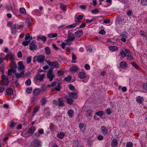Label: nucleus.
I'll return each mask as SVG.
<instances>
[{
    "instance_id": "obj_64",
    "label": "nucleus",
    "mask_w": 147,
    "mask_h": 147,
    "mask_svg": "<svg viewBox=\"0 0 147 147\" xmlns=\"http://www.w3.org/2000/svg\"><path fill=\"white\" fill-rule=\"evenodd\" d=\"M17 56L18 58H21L22 57V54L21 51H19L17 54Z\"/></svg>"
},
{
    "instance_id": "obj_54",
    "label": "nucleus",
    "mask_w": 147,
    "mask_h": 147,
    "mask_svg": "<svg viewBox=\"0 0 147 147\" xmlns=\"http://www.w3.org/2000/svg\"><path fill=\"white\" fill-rule=\"evenodd\" d=\"M47 102V99L44 98H43L40 100V102L42 105H44Z\"/></svg>"
},
{
    "instance_id": "obj_30",
    "label": "nucleus",
    "mask_w": 147,
    "mask_h": 147,
    "mask_svg": "<svg viewBox=\"0 0 147 147\" xmlns=\"http://www.w3.org/2000/svg\"><path fill=\"white\" fill-rule=\"evenodd\" d=\"M67 114L70 118L74 116V111L71 109H69L67 112Z\"/></svg>"
},
{
    "instance_id": "obj_7",
    "label": "nucleus",
    "mask_w": 147,
    "mask_h": 147,
    "mask_svg": "<svg viewBox=\"0 0 147 147\" xmlns=\"http://www.w3.org/2000/svg\"><path fill=\"white\" fill-rule=\"evenodd\" d=\"M65 42H63L61 45H60L61 46L62 48L63 49H64L65 48V47L66 45H71L72 43L71 41H70L69 40H68L67 39L65 40Z\"/></svg>"
},
{
    "instance_id": "obj_27",
    "label": "nucleus",
    "mask_w": 147,
    "mask_h": 147,
    "mask_svg": "<svg viewBox=\"0 0 147 147\" xmlns=\"http://www.w3.org/2000/svg\"><path fill=\"white\" fill-rule=\"evenodd\" d=\"M70 70L72 72L75 73L78 70V69L77 67L73 66L71 67Z\"/></svg>"
},
{
    "instance_id": "obj_5",
    "label": "nucleus",
    "mask_w": 147,
    "mask_h": 147,
    "mask_svg": "<svg viewBox=\"0 0 147 147\" xmlns=\"http://www.w3.org/2000/svg\"><path fill=\"white\" fill-rule=\"evenodd\" d=\"M36 41L33 40L29 45V49L31 51L34 50L37 48V46L35 44Z\"/></svg>"
},
{
    "instance_id": "obj_17",
    "label": "nucleus",
    "mask_w": 147,
    "mask_h": 147,
    "mask_svg": "<svg viewBox=\"0 0 147 147\" xmlns=\"http://www.w3.org/2000/svg\"><path fill=\"white\" fill-rule=\"evenodd\" d=\"M24 71L22 70L20 73H17L15 74L16 77L18 78L24 77Z\"/></svg>"
},
{
    "instance_id": "obj_60",
    "label": "nucleus",
    "mask_w": 147,
    "mask_h": 147,
    "mask_svg": "<svg viewBox=\"0 0 147 147\" xmlns=\"http://www.w3.org/2000/svg\"><path fill=\"white\" fill-rule=\"evenodd\" d=\"M57 73L59 75H62L64 74V72L61 70H58L57 71Z\"/></svg>"
},
{
    "instance_id": "obj_46",
    "label": "nucleus",
    "mask_w": 147,
    "mask_h": 147,
    "mask_svg": "<svg viewBox=\"0 0 147 147\" xmlns=\"http://www.w3.org/2000/svg\"><path fill=\"white\" fill-rule=\"evenodd\" d=\"M45 49V52L47 54H49L51 53V51L49 47H46Z\"/></svg>"
},
{
    "instance_id": "obj_57",
    "label": "nucleus",
    "mask_w": 147,
    "mask_h": 147,
    "mask_svg": "<svg viewBox=\"0 0 147 147\" xmlns=\"http://www.w3.org/2000/svg\"><path fill=\"white\" fill-rule=\"evenodd\" d=\"M25 84L28 86H30L31 84V81L30 79H28L25 82Z\"/></svg>"
},
{
    "instance_id": "obj_19",
    "label": "nucleus",
    "mask_w": 147,
    "mask_h": 147,
    "mask_svg": "<svg viewBox=\"0 0 147 147\" xmlns=\"http://www.w3.org/2000/svg\"><path fill=\"white\" fill-rule=\"evenodd\" d=\"M144 101V98L143 97L140 96L136 97V101L138 103H142Z\"/></svg>"
},
{
    "instance_id": "obj_35",
    "label": "nucleus",
    "mask_w": 147,
    "mask_h": 147,
    "mask_svg": "<svg viewBox=\"0 0 147 147\" xmlns=\"http://www.w3.org/2000/svg\"><path fill=\"white\" fill-rule=\"evenodd\" d=\"M96 18V17H92L91 20H89L88 19H86L85 20V21L86 22V23H90L91 22L94 20H95Z\"/></svg>"
},
{
    "instance_id": "obj_58",
    "label": "nucleus",
    "mask_w": 147,
    "mask_h": 147,
    "mask_svg": "<svg viewBox=\"0 0 147 147\" xmlns=\"http://www.w3.org/2000/svg\"><path fill=\"white\" fill-rule=\"evenodd\" d=\"M97 138L99 140H103L104 138L102 136L100 135L98 136Z\"/></svg>"
},
{
    "instance_id": "obj_12",
    "label": "nucleus",
    "mask_w": 147,
    "mask_h": 147,
    "mask_svg": "<svg viewBox=\"0 0 147 147\" xmlns=\"http://www.w3.org/2000/svg\"><path fill=\"white\" fill-rule=\"evenodd\" d=\"M79 126L80 130L82 131H84L86 129V125L84 123H80Z\"/></svg>"
},
{
    "instance_id": "obj_20",
    "label": "nucleus",
    "mask_w": 147,
    "mask_h": 147,
    "mask_svg": "<svg viewBox=\"0 0 147 147\" xmlns=\"http://www.w3.org/2000/svg\"><path fill=\"white\" fill-rule=\"evenodd\" d=\"M58 105L59 106L63 107L64 106L63 100L62 98H59L58 100Z\"/></svg>"
},
{
    "instance_id": "obj_24",
    "label": "nucleus",
    "mask_w": 147,
    "mask_h": 147,
    "mask_svg": "<svg viewBox=\"0 0 147 147\" xmlns=\"http://www.w3.org/2000/svg\"><path fill=\"white\" fill-rule=\"evenodd\" d=\"M17 30L16 24L13 25L11 27V33L13 34H16L17 31Z\"/></svg>"
},
{
    "instance_id": "obj_25",
    "label": "nucleus",
    "mask_w": 147,
    "mask_h": 147,
    "mask_svg": "<svg viewBox=\"0 0 147 147\" xmlns=\"http://www.w3.org/2000/svg\"><path fill=\"white\" fill-rule=\"evenodd\" d=\"M17 67V65L16 63H13L11 67V69H12V70L13 71V72L14 73L16 72V69Z\"/></svg>"
},
{
    "instance_id": "obj_32",
    "label": "nucleus",
    "mask_w": 147,
    "mask_h": 147,
    "mask_svg": "<svg viewBox=\"0 0 147 147\" xmlns=\"http://www.w3.org/2000/svg\"><path fill=\"white\" fill-rule=\"evenodd\" d=\"M109 49L112 52H114L118 49L117 47L115 46H110L109 47Z\"/></svg>"
},
{
    "instance_id": "obj_21",
    "label": "nucleus",
    "mask_w": 147,
    "mask_h": 147,
    "mask_svg": "<svg viewBox=\"0 0 147 147\" xmlns=\"http://www.w3.org/2000/svg\"><path fill=\"white\" fill-rule=\"evenodd\" d=\"M83 34V31L81 30H78L75 33V35L76 37H79L82 36Z\"/></svg>"
},
{
    "instance_id": "obj_2",
    "label": "nucleus",
    "mask_w": 147,
    "mask_h": 147,
    "mask_svg": "<svg viewBox=\"0 0 147 147\" xmlns=\"http://www.w3.org/2000/svg\"><path fill=\"white\" fill-rule=\"evenodd\" d=\"M1 78L3 79L1 81L2 85L5 86H7L9 82L8 77L4 74H2L1 76Z\"/></svg>"
},
{
    "instance_id": "obj_28",
    "label": "nucleus",
    "mask_w": 147,
    "mask_h": 147,
    "mask_svg": "<svg viewBox=\"0 0 147 147\" xmlns=\"http://www.w3.org/2000/svg\"><path fill=\"white\" fill-rule=\"evenodd\" d=\"M41 91L40 89L37 88L35 89L33 92L34 95L36 96L39 94Z\"/></svg>"
},
{
    "instance_id": "obj_55",
    "label": "nucleus",
    "mask_w": 147,
    "mask_h": 147,
    "mask_svg": "<svg viewBox=\"0 0 147 147\" xmlns=\"http://www.w3.org/2000/svg\"><path fill=\"white\" fill-rule=\"evenodd\" d=\"M95 114L97 115L100 116L103 114V112L102 111H100L96 113Z\"/></svg>"
},
{
    "instance_id": "obj_15",
    "label": "nucleus",
    "mask_w": 147,
    "mask_h": 147,
    "mask_svg": "<svg viewBox=\"0 0 147 147\" xmlns=\"http://www.w3.org/2000/svg\"><path fill=\"white\" fill-rule=\"evenodd\" d=\"M18 69L19 70H24L25 68V66L23 65L22 61L19 62L18 63Z\"/></svg>"
},
{
    "instance_id": "obj_14",
    "label": "nucleus",
    "mask_w": 147,
    "mask_h": 147,
    "mask_svg": "<svg viewBox=\"0 0 147 147\" xmlns=\"http://www.w3.org/2000/svg\"><path fill=\"white\" fill-rule=\"evenodd\" d=\"M86 76V73L83 71L80 72L78 74V77L81 79L84 78Z\"/></svg>"
},
{
    "instance_id": "obj_3",
    "label": "nucleus",
    "mask_w": 147,
    "mask_h": 147,
    "mask_svg": "<svg viewBox=\"0 0 147 147\" xmlns=\"http://www.w3.org/2000/svg\"><path fill=\"white\" fill-rule=\"evenodd\" d=\"M53 68H51L49 70L47 74V77L49 79L50 82L53 80V78L55 76V75L52 73Z\"/></svg>"
},
{
    "instance_id": "obj_37",
    "label": "nucleus",
    "mask_w": 147,
    "mask_h": 147,
    "mask_svg": "<svg viewBox=\"0 0 147 147\" xmlns=\"http://www.w3.org/2000/svg\"><path fill=\"white\" fill-rule=\"evenodd\" d=\"M20 13L23 15H25L26 13V11L25 9L23 7H21L20 8Z\"/></svg>"
},
{
    "instance_id": "obj_29",
    "label": "nucleus",
    "mask_w": 147,
    "mask_h": 147,
    "mask_svg": "<svg viewBox=\"0 0 147 147\" xmlns=\"http://www.w3.org/2000/svg\"><path fill=\"white\" fill-rule=\"evenodd\" d=\"M65 98L67 101V103L69 105H71L74 102L72 99L69 98L68 96H66Z\"/></svg>"
},
{
    "instance_id": "obj_38",
    "label": "nucleus",
    "mask_w": 147,
    "mask_h": 147,
    "mask_svg": "<svg viewBox=\"0 0 147 147\" xmlns=\"http://www.w3.org/2000/svg\"><path fill=\"white\" fill-rule=\"evenodd\" d=\"M60 5V8L63 11H65L67 10L66 7L65 5L62 3H61Z\"/></svg>"
},
{
    "instance_id": "obj_4",
    "label": "nucleus",
    "mask_w": 147,
    "mask_h": 147,
    "mask_svg": "<svg viewBox=\"0 0 147 147\" xmlns=\"http://www.w3.org/2000/svg\"><path fill=\"white\" fill-rule=\"evenodd\" d=\"M46 62L49 65L53 67L54 68H58L59 67V64L56 61L51 62L49 61H47Z\"/></svg>"
},
{
    "instance_id": "obj_33",
    "label": "nucleus",
    "mask_w": 147,
    "mask_h": 147,
    "mask_svg": "<svg viewBox=\"0 0 147 147\" xmlns=\"http://www.w3.org/2000/svg\"><path fill=\"white\" fill-rule=\"evenodd\" d=\"M57 33H53L48 34L47 36L50 38H53L57 37Z\"/></svg>"
},
{
    "instance_id": "obj_41",
    "label": "nucleus",
    "mask_w": 147,
    "mask_h": 147,
    "mask_svg": "<svg viewBox=\"0 0 147 147\" xmlns=\"http://www.w3.org/2000/svg\"><path fill=\"white\" fill-rule=\"evenodd\" d=\"M71 57L72 58V63H75L76 62V61L75 60L76 58L75 57V55L74 52L71 53Z\"/></svg>"
},
{
    "instance_id": "obj_47",
    "label": "nucleus",
    "mask_w": 147,
    "mask_h": 147,
    "mask_svg": "<svg viewBox=\"0 0 147 147\" xmlns=\"http://www.w3.org/2000/svg\"><path fill=\"white\" fill-rule=\"evenodd\" d=\"M35 130V128L33 127H31L28 130V132L30 134L33 133Z\"/></svg>"
},
{
    "instance_id": "obj_50",
    "label": "nucleus",
    "mask_w": 147,
    "mask_h": 147,
    "mask_svg": "<svg viewBox=\"0 0 147 147\" xmlns=\"http://www.w3.org/2000/svg\"><path fill=\"white\" fill-rule=\"evenodd\" d=\"M133 144L132 142H129L127 143L126 145V147H133Z\"/></svg>"
},
{
    "instance_id": "obj_62",
    "label": "nucleus",
    "mask_w": 147,
    "mask_h": 147,
    "mask_svg": "<svg viewBox=\"0 0 147 147\" xmlns=\"http://www.w3.org/2000/svg\"><path fill=\"white\" fill-rule=\"evenodd\" d=\"M132 13H133L132 11L130 10L128 11L127 13V15L128 16H131Z\"/></svg>"
},
{
    "instance_id": "obj_43",
    "label": "nucleus",
    "mask_w": 147,
    "mask_h": 147,
    "mask_svg": "<svg viewBox=\"0 0 147 147\" xmlns=\"http://www.w3.org/2000/svg\"><path fill=\"white\" fill-rule=\"evenodd\" d=\"M33 12L36 15L38 16H39L40 15V11L38 9H35L33 11Z\"/></svg>"
},
{
    "instance_id": "obj_26",
    "label": "nucleus",
    "mask_w": 147,
    "mask_h": 147,
    "mask_svg": "<svg viewBox=\"0 0 147 147\" xmlns=\"http://www.w3.org/2000/svg\"><path fill=\"white\" fill-rule=\"evenodd\" d=\"M83 16L82 15H78L75 18V22H80L81 20L82 19Z\"/></svg>"
},
{
    "instance_id": "obj_16",
    "label": "nucleus",
    "mask_w": 147,
    "mask_h": 147,
    "mask_svg": "<svg viewBox=\"0 0 147 147\" xmlns=\"http://www.w3.org/2000/svg\"><path fill=\"white\" fill-rule=\"evenodd\" d=\"M7 56L10 57L9 60L13 62L15 60V55L11 52H9L7 54Z\"/></svg>"
},
{
    "instance_id": "obj_56",
    "label": "nucleus",
    "mask_w": 147,
    "mask_h": 147,
    "mask_svg": "<svg viewBox=\"0 0 147 147\" xmlns=\"http://www.w3.org/2000/svg\"><path fill=\"white\" fill-rule=\"evenodd\" d=\"M62 18V16L60 15H57L56 16V19L58 21H59Z\"/></svg>"
},
{
    "instance_id": "obj_48",
    "label": "nucleus",
    "mask_w": 147,
    "mask_h": 147,
    "mask_svg": "<svg viewBox=\"0 0 147 147\" xmlns=\"http://www.w3.org/2000/svg\"><path fill=\"white\" fill-rule=\"evenodd\" d=\"M141 3L142 5H147V0H141Z\"/></svg>"
},
{
    "instance_id": "obj_31",
    "label": "nucleus",
    "mask_w": 147,
    "mask_h": 147,
    "mask_svg": "<svg viewBox=\"0 0 147 147\" xmlns=\"http://www.w3.org/2000/svg\"><path fill=\"white\" fill-rule=\"evenodd\" d=\"M6 92L8 95H11L13 93L12 89L11 88H8L6 90Z\"/></svg>"
},
{
    "instance_id": "obj_23",
    "label": "nucleus",
    "mask_w": 147,
    "mask_h": 147,
    "mask_svg": "<svg viewBox=\"0 0 147 147\" xmlns=\"http://www.w3.org/2000/svg\"><path fill=\"white\" fill-rule=\"evenodd\" d=\"M65 136V134L62 131L58 132L57 135V137L60 139L63 138Z\"/></svg>"
},
{
    "instance_id": "obj_34",
    "label": "nucleus",
    "mask_w": 147,
    "mask_h": 147,
    "mask_svg": "<svg viewBox=\"0 0 147 147\" xmlns=\"http://www.w3.org/2000/svg\"><path fill=\"white\" fill-rule=\"evenodd\" d=\"M127 66V63L124 62H121L120 64V66L122 68L124 69Z\"/></svg>"
},
{
    "instance_id": "obj_6",
    "label": "nucleus",
    "mask_w": 147,
    "mask_h": 147,
    "mask_svg": "<svg viewBox=\"0 0 147 147\" xmlns=\"http://www.w3.org/2000/svg\"><path fill=\"white\" fill-rule=\"evenodd\" d=\"M45 77V74H37L34 78V79L38 81H41Z\"/></svg>"
},
{
    "instance_id": "obj_18",
    "label": "nucleus",
    "mask_w": 147,
    "mask_h": 147,
    "mask_svg": "<svg viewBox=\"0 0 147 147\" xmlns=\"http://www.w3.org/2000/svg\"><path fill=\"white\" fill-rule=\"evenodd\" d=\"M118 145V141L117 139H113L111 143V146L112 147H116Z\"/></svg>"
},
{
    "instance_id": "obj_51",
    "label": "nucleus",
    "mask_w": 147,
    "mask_h": 147,
    "mask_svg": "<svg viewBox=\"0 0 147 147\" xmlns=\"http://www.w3.org/2000/svg\"><path fill=\"white\" fill-rule=\"evenodd\" d=\"M71 80V77L70 76H68L67 77H65L64 79V80L66 82H69Z\"/></svg>"
},
{
    "instance_id": "obj_53",
    "label": "nucleus",
    "mask_w": 147,
    "mask_h": 147,
    "mask_svg": "<svg viewBox=\"0 0 147 147\" xmlns=\"http://www.w3.org/2000/svg\"><path fill=\"white\" fill-rule=\"evenodd\" d=\"M93 140H88L87 141L88 145L89 146H91L93 144Z\"/></svg>"
},
{
    "instance_id": "obj_36",
    "label": "nucleus",
    "mask_w": 147,
    "mask_h": 147,
    "mask_svg": "<svg viewBox=\"0 0 147 147\" xmlns=\"http://www.w3.org/2000/svg\"><path fill=\"white\" fill-rule=\"evenodd\" d=\"M120 55L122 57L124 58L126 56V52H124L123 50H121L119 52Z\"/></svg>"
},
{
    "instance_id": "obj_52",
    "label": "nucleus",
    "mask_w": 147,
    "mask_h": 147,
    "mask_svg": "<svg viewBox=\"0 0 147 147\" xmlns=\"http://www.w3.org/2000/svg\"><path fill=\"white\" fill-rule=\"evenodd\" d=\"M39 107L38 106L35 107L33 109V114H34L38 112L39 109Z\"/></svg>"
},
{
    "instance_id": "obj_40",
    "label": "nucleus",
    "mask_w": 147,
    "mask_h": 147,
    "mask_svg": "<svg viewBox=\"0 0 147 147\" xmlns=\"http://www.w3.org/2000/svg\"><path fill=\"white\" fill-rule=\"evenodd\" d=\"M5 65H2L0 67V72H1L2 74H4V71L5 70Z\"/></svg>"
},
{
    "instance_id": "obj_13",
    "label": "nucleus",
    "mask_w": 147,
    "mask_h": 147,
    "mask_svg": "<svg viewBox=\"0 0 147 147\" xmlns=\"http://www.w3.org/2000/svg\"><path fill=\"white\" fill-rule=\"evenodd\" d=\"M36 37L37 38V39L38 40H41L44 42H45L46 41V38L45 36L39 35L37 36Z\"/></svg>"
},
{
    "instance_id": "obj_49",
    "label": "nucleus",
    "mask_w": 147,
    "mask_h": 147,
    "mask_svg": "<svg viewBox=\"0 0 147 147\" xmlns=\"http://www.w3.org/2000/svg\"><path fill=\"white\" fill-rule=\"evenodd\" d=\"M99 11L98 9H96L94 10H92L91 11V12L94 14H96L99 13Z\"/></svg>"
},
{
    "instance_id": "obj_42",
    "label": "nucleus",
    "mask_w": 147,
    "mask_h": 147,
    "mask_svg": "<svg viewBox=\"0 0 147 147\" xmlns=\"http://www.w3.org/2000/svg\"><path fill=\"white\" fill-rule=\"evenodd\" d=\"M77 25V23H74L73 24L69 25L66 27V28H69L71 29V28H73L76 27Z\"/></svg>"
},
{
    "instance_id": "obj_1",
    "label": "nucleus",
    "mask_w": 147,
    "mask_h": 147,
    "mask_svg": "<svg viewBox=\"0 0 147 147\" xmlns=\"http://www.w3.org/2000/svg\"><path fill=\"white\" fill-rule=\"evenodd\" d=\"M45 57L42 55H39L34 57L33 61V62H37L41 64L43 63L45 60Z\"/></svg>"
},
{
    "instance_id": "obj_11",
    "label": "nucleus",
    "mask_w": 147,
    "mask_h": 147,
    "mask_svg": "<svg viewBox=\"0 0 147 147\" xmlns=\"http://www.w3.org/2000/svg\"><path fill=\"white\" fill-rule=\"evenodd\" d=\"M125 51L126 53V57H127V59L129 60L133 59L132 57L129 50L127 49H126L125 50Z\"/></svg>"
},
{
    "instance_id": "obj_61",
    "label": "nucleus",
    "mask_w": 147,
    "mask_h": 147,
    "mask_svg": "<svg viewBox=\"0 0 147 147\" xmlns=\"http://www.w3.org/2000/svg\"><path fill=\"white\" fill-rule=\"evenodd\" d=\"M32 57L31 56L28 57L27 59L26 62L28 63H30L31 61Z\"/></svg>"
},
{
    "instance_id": "obj_8",
    "label": "nucleus",
    "mask_w": 147,
    "mask_h": 147,
    "mask_svg": "<svg viewBox=\"0 0 147 147\" xmlns=\"http://www.w3.org/2000/svg\"><path fill=\"white\" fill-rule=\"evenodd\" d=\"M31 146L33 147H41V143L38 140H34L32 142Z\"/></svg>"
},
{
    "instance_id": "obj_44",
    "label": "nucleus",
    "mask_w": 147,
    "mask_h": 147,
    "mask_svg": "<svg viewBox=\"0 0 147 147\" xmlns=\"http://www.w3.org/2000/svg\"><path fill=\"white\" fill-rule=\"evenodd\" d=\"M30 42V40L24 41L22 42V45L24 46H26L28 45Z\"/></svg>"
},
{
    "instance_id": "obj_45",
    "label": "nucleus",
    "mask_w": 147,
    "mask_h": 147,
    "mask_svg": "<svg viewBox=\"0 0 147 147\" xmlns=\"http://www.w3.org/2000/svg\"><path fill=\"white\" fill-rule=\"evenodd\" d=\"M32 88L31 87L28 88L26 89V92L28 94H30L32 92Z\"/></svg>"
},
{
    "instance_id": "obj_63",
    "label": "nucleus",
    "mask_w": 147,
    "mask_h": 147,
    "mask_svg": "<svg viewBox=\"0 0 147 147\" xmlns=\"http://www.w3.org/2000/svg\"><path fill=\"white\" fill-rule=\"evenodd\" d=\"M84 67L86 69L89 70L90 69V67L88 64H86L85 65Z\"/></svg>"
},
{
    "instance_id": "obj_39",
    "label": "nucleus",
    "mask_w": 147,
    "mask_h": 147,
    "mask_svg": "<svg viewBox=\"0 0 147 147\" xmlns=\"http://www.w3.org/2000/svg\"><path fill=\"white\" fill-rule=\"evenodd\" d=\"M61 84L60 83H58L57 85L55 87V89L57 91H59L61 87L60 86Z\"/></svg>"
},
{
    "instance_id": "obj_22",
    "label": "nucleus",
    "mask_w": 147,
    "mask_h": 147,
    "mask_svg": "<svg viewBox=\"0 0 147 147\" xmlns=\"http://www.w3.org/2000/svg\"><path fill=\"white\" fill-rule=\"evenodd\" d=\"M101 132L104 134H108V129L105 127L102 126L101 128Z\"/></svg>"
},
{
    "instance_id": "obj_59",
    "label": "nucleus",
    "mask_w": 147,
    "mask_h": 147,
    "mask_svg": "<svg viewBox=\"0 0 147 147\" xmlns=\"http://www.w3.org/2000/svg\"><path fill=\"white\" fill-rule=\"evenodd\" d=\"M92 111L91 110L89 109L87 111V113L88 115L90 116L92 114Z\"/></svg>"
},
{
    "instance_id": "obj_9",
    "label": "nucleus",
    "mask_w": 147,
    "mask_h": 147,
    "mask_svg": "<svg viewBox=\"0 0 147 147\" xmlns=\"http://www.w3.org/2000/svg\"><path fill=\"white\" fill-rule=\"evenodd\" d=\"M67 37L68 40L73 41L75 39V36L72 33L69 32L67 35Z\"/></svg>"
},
{
    "instance_id": "obj_10",
    "label": "nucleus",
    "mask_w": 147,
    "mask_h": 147,
    "mask_svg": "<svg viewBox=\"0 0 147 147\" xmlns=\"http://www.w3.org/2000/svg\"><path fill=\"white\" fill-rule=\"evenodd\" d=\"M69 95L70 97L72 99H76L78 97L77 92L76 91L73 92H69Z\"/></svg>"
}]
</instances>
